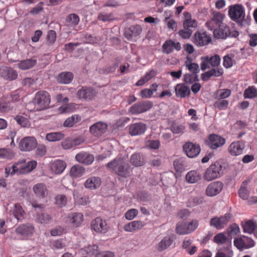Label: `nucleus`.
I'll use <instances>...</instances> for the list:
<instances>
[{
  "label": "nucleus",
  "instance_id": "obj_36",
  "mask_svg": "<svg viewBox=\"0 0 257 257\" xmlns=\"http://www.w3.org/2000/svg\"><path fill=\"white\" fill-rule=\"evenodd\" d=\"M73 75L70 72H64L59 74L57 76V80L59 83L69 84L73 80Z\"/></svg>",
  "mask_w": 257,
  "mask_h": 257
},
{
  "label": "nucleus",
  "instance_id": "obj_29",
  "mask_svg": "<svg viewBox=\"0 0 257 257\" xmlns=\"http://www.w3.org/2000/svg\"><path fill=\"white\" fill-rule=\"evenodd\" d=\"M51 170L56 174H60L64 171L66 167L65 161L61 160H56L51 164Z\"/></svg>",
  "mask_w": 257,
  "mask_h": 257
},
{
  "label": "nucleus",
  "instance_id": "obj_30",
  "mask_svg": "<svg viewBox=\"0 0 257 257\" xmlns=\"http://www.w3.org/2000/svg\"><path fill=\"white\" fill-rule=\"evenodd\" d=\"M35 194L39 197H45L48 192L46 185L44 183H39L35 185L33 188Z\"/></svg>",
  "mask_w": 257,
  "mask_h": 257
},
{
  "label": "nucleus",
  "instance_id": "obj_41",
  "mask_svg": "<svg viewBox=\"0 0 257 257\" xmlns=\"http://www.w3.org/2000/svg\"><path fill=\"white\" fill-rule=\"evenodd\" d=\"M176 232L180 235L189 234L187 222H179L176 227Z\"/></svg>",
  "mask_w": 257,
  "mask_h": 257
},
{
  "label": "nucleus",
  "instance_id": "obj_47",
  "mask_svg": "<svg viewBox=\"0 0 257 257\" xmlns=\"http://www.w3.org/2000/svg\"><path fill=\"white\" fill-rule=\"evenodd\" d=\"M213 103V106L214 108H217L219 110H225L226 109L229 104L228 100L222 99H216Z\"/></svg>",
  "mask_w": 257,
  "mask_h": 257
},
{
  "label": "nucleus",
  "instance_id": "obj_51",
  "mask_svg": "<svg viewBox=\"0 0 257 257\" xmlns=\"http://www.w3.org/2000/svg\"><path fill=\"white\" fill-rule=\"evenodd\" d=\"M51 219L50 216L45 213L38 214L36 218V221L42 224H47L50 221Z\"/></svg>",
  "mask_w": 257,
  "mask_h": 257
},
{
  "label": "nucleus",
  "instance_id": "obj_37",
  "mask_svg": "<svg viewBox=\"0 0 257 257\" xmlns=\"http://www.w3.org/2000/svg\"><path fill=\"white\" fill-rule=\"evenodd\" d=\"M157 74V72L155 70L152 69L149 72H147L144 77L139 80L136 83V85L137 86H142L153 77H154Z\"/></svg>",
  "mask_w": 257,
  "mask_h": 257
},
{
  "label": "nucleus",
  "instance_id": "obj_45",
  "mask_svg": "<svg viewBox=\"0 0 257 257\" xmlns=\"http://www.w3.org/2000/svg\"><path fill=\"white\" fill-rule=\"evenodd\" d=\"M81 120V117L77 114L72 115L68 117L63 123L65 127H72L74 124Z\"/></svg>",
  "mask_w": 257,
  "mask_h": 257
},
{
  "label": "nucleus",
  "instance_id": "obj_49",
  "mask_svg": "<svg viewBox=\"0 0 257 257\" xmlns=\"http://www.w3.org/2000/svg\"><path fill=\"white\" fill-rule=\"evenodd\" d=\"M14 152L9 149H0V157L3 159H12L14 157Z\"/></svg>",
  "mask_w": 257,
  "mask_h": 257
},
{
  "label": "nucleus",
  "instance_id": "obj_32",
  "mask_svg": "<svg viewBox=\"0 0 257 257\" xmlns=\"http://www.w3.org/2000/svg\"><path fill=\"white\" fill-rule=\"evenodd\" d=\"M185 179L187 183L194 184L201 180V175L197 170H191L186 174Z\"/></svg>",
  "mask_w": 257,
  "mask_h": 257
},
{
  "label": "nucleus",
  "instance_id": "obj_6",
  "mask_svg": "<svg viewBox=\"0 0 257 257\" xmlns=\"http://www.w3.org/2000/svg\"><path fill=\"white\" fill-rule=\"evenodd\" d=\"M232 215L230 213H225L219 217L215 216L210 219L209 224L217 229H221L228 223Z\"/></svg>",
  "mask_w": 257,
  "mask_h": 257
},
{
  "label": "nucleus",
  "instance_id": "obj_18",
  "mask_svg": "<svg viewBox=\"0 0 257 257\" xmlns=\"http://www.w3.org/2000/svg\"><path fill=\"white\" fill-rule=\"evenodd\" d=\"M181 49V44L179 42H175L171 39L166 40L162 46L163 53L167 54L172 53L174 50L179 51Z\"/></svg>",
  "mask_w": 257,
  "mask_h": 257
},
{
  "label": "nucleus",
  "instance_id": "obj_57",
  "mask_svg": "<svg viewBox=\"0 0 257 257\" xmlns=\"http://www.w3.org/2000/svg\"><path fill=\"white\" fill-rule=\"evenodd\" d=\"M206 59L208 60L209 64L212 67H217L220 64V58L218 55H215L210 58L206 57Z\"/></svg>",
  "mask_w": 257,
  "mask_h": 257
},
{
  "label": "nucleus",
  "instance_id": "obj_31",
  "mask_svg": "<svg viewBox=\"0 0 257 257\" xmlns=\"http://www.w3.org/2000/svg\"><path fill=\"white\" fill-rule=\"evenodd\" d=\"M101 184V180L97 177H91L87 179L84 183L85 188L93 190L99 187Z\"/></svg>",
  "mask_w": 257,
  "mask_h": 257
},
{
  "label": "nucleus",
  "instance_id": "obj_8",
  "mask_svg": "<svg viewBox=\"0 0 257 257\" xmlns=\"http://www.w3.org/2000/svg\"><path fill=\"white\" fill-rule=\"evenodd\" d=\"M225 139L216 134H210L206 141V144L211 149H216L223 146Z\"/></svg>",
  "mask_w": 257,
  "mask_h": 257
},
{
  "label": "nucleus",
  "instance_id": "obj_33",
  "mask_svg": "<svg viewBox=\"0 0 257 257\" xmlns=\"http://www.w3.org/2000/svg\"><path fill=\"white\" fill-rule=\"evenodd\" d=\"M37 60L34 59H27L21 60L17 64L18 67L23 70H28L33 68L36 65Z\"/></svg>",
  "mask_w": 257,
  "mask_h": 257
},
{
  "label": "nucleus",
  "instance_id": "obj_55",
  "mask_svg": "<svg viewBox=\"0 0 257 257\" xmlns=\"http://www.w3.org/2000/svg\"><path fill=\"white\" fill-rule=\"evenodd\" d=\"M66 22L72 25L75 26L78 24L79 18L76 14H71L67 17Z\"/></svg>",
  "mask_w": 257,
  "mask_h": 257
},
{
  "label": "nucleus",
  "instance_id": "obj_43",
  "mask_svg": "<svg viewBox=\"0 0 257 257\" xmlns=\"http://www.w3.org/2000/svg\"><path fill=\"white\" fill-rule=\"evenodd\" d=\"M231 95V91L228 89L218 90L214 94V99H225Z\"/></svg>",
  "mask_w": 257,
  "mask_h": 257
},
{
  "label": "nucleus",
  "instance_id": "obj_12",
  "mask_svg": "<svg viewBox=\"0 0 257 257\" xmlns=\"http://www.w3.org/2000/svg\"><path fill=\"white\" fill-rule=\"evenodd\" d=\"M92 228L98 233H105L109 229V226L105 220L100 217H97L93 219L91 223Z\"/></svg>",
  "mask_w": 257,
  "mask_h": 257
},
{
  "label": "nucleus",
  "instance_id": "obj_11",
  "mask_svg": "<svg viewBox=\"0 0 257 257\" xmlns=\"http://www.w3.org/2000/svg\"><path fill=\"white\" fill-rule=\"evenodd\" d=\"M37 145V140L34 137H27L20 141L19 148L22 151H31L35 149Z\"/></svg>",
  "mask_w": 257,
  "mask_h": 257
},
{
  "label": "nucleus",
  "instance_id": "obj_35",
  "mask_svg": "<svg viewBox=\"0 0 257 257\" xmlns=\"http://www.w3.org/2000/svg\"><path fill=\"white\" fill-rule=\"evenodd\" d=\"M242 227L244 232L251 234L255 229L256 223L252 220H248L242 223Z\"/></svg>",
  "mask_w": 257,
  "mask_h": 257
},
{
  "label": "nucleus",
  "instance_id": "obj_61",
  "mask_svg": "<svg viewBox=\"0 0 257 257\" xmlns=\"http://www.w3.org/2000/svg\"><path fill=\"white\" fill-rule=\"evenodd\" d=\"M138 210L137 209H131L127 210L125 214V217L127 220H132L138 214Z\"/></svg>",
  "mask_w": 257,
  "mask_h": 257
},
{
  "label": "nucleus",
  "instance_id": "obj_5",
  "mask_svg": "<svg viewBox=\"0 0 257 257\" xmlns=\"http://www.w3.org/2000/svg\"><path fill=\"white\" fill-rule=\"evenodd\" d=\"M15 232L18 237H15V239L26 240L32 236L35 232V228L30 223L22 224L16 228Z\"/></svg>",
  "mask_w": 257,
  "mask_h": 257
},
{
  "label": "nucleus",
  "instance_id": "obj_3",
  "mask_svg": "<svg viewBox=\"0 0 257 257\" xmlns=\"http://www.w3.org/2000/svg\"><path fill=\"white\" fill-rule=\"evenodd\" d=\"M222 170V165L219 162H216L205 170L203 178L206 181H211L220 177Z\"/></svg>",
  "mask_w": 257,
  "mask_h": 257
},
{
  "label": "nucleus",
  "instance_id": "obj_64",
  "mask_svg": "<svg viewBox=\"0 0 257 257\" xmlns=\"http://www.w3.org/2000/svg\"><path fill=\"white\" fill-rule=\"evenodd\" d=\"M193 31L189 30L184 28L179 31L178 34L183 39H189L192 34Z\"/></svg>",
  "mask_w": 257,
  "mask_h": 257
},
{
  "label": "nucleus",
  "instance_id": "obj_52",
  "mask_svg": "<svg viewBox=\"0 0 257 257\" xmlns=\"http://www.w3.org/2000/svg\"><path fill=\"white\" fill-rule=\"evenodd\" d=\"M145 145L147 147L152 150H157L160 147V142L158 140H148L145 142Z\"/></svg>",
  "mask_w": 257,
  "mask_h": 257
},
{
  "label": "nucleus",
  "instance_id": "obj_40",
  "mask_svg": "<svg viewBox=\"0 0 257 257\" xmlns=\"http://www.w3.org/2000/svg\"><path fill=\"white\" fill-rule=\"evenodd\" d=\"M185 62V66L193 73L197 74L199 72V65L195 63H191V58L187 57Z\"/></svg>",
  "mask_w": 257,
  "mask_h": 257
},
{
  "label": "nucleus",
  "instance_id": "obj_46",
  "mask_svg": "<svg viewBox=\"0 0 257 257\" xmlns=\"http://www.w3.org/2000/svg\"><path fill=\"white\" fill-rule=\"evenodd\" d=\"M185 129V126L182 124L173 122L170 125V130L174 134H183Z\"/></svg>",
  "mask_w": 257,
  "mask_h": 257
},
{
  "label": "nucleus",
  "instance_id": "obj_38",
  "mask_svg": "<svg viewBox=\"0 0 257 257\" xmlns=\"http://www.w3.org/2000/svg\"><path fill=\"white\" fill-rule=\"evenodd\" d=\"M85 171V168L80 165H74L70 169V175L73 178H79L84 175Z\"/></svg>",
  "mask_w": 257,
  "mask_h": 257
},
{
  "label": "nucleus",
  "instance_id": "obj_26",
  "mask_svg": "<svg viewBox=\"0 0 257 257\" xmlns=\"http://www.w3.org/2000/svg\"><path fill=\"white\" fill-rule=\"evenodd\" d=\"M175 91L176 96L180 98H185L190 94L189 87L184 83L177 84L175 87Z\"/></svg>",
  "mask_w": 257,
  "mask_h": 257
},
{
  "label": "nucleus",
  "instance_id": "obj_2",
  "mask_svg": "<svg viewBox=\"0 0 257 257\" xmlns=\"http://www.w3.org/2000/svg\"><path fill=\"white\" fill-rule=\"evenodd\" d=\"M228 16L230 19L235 22L240 26L244 25L246 21L245 20V9L242 5L235 4L231 5L228 8Z\"/></svg>",
  "mask_w": 257,
  "mask_h": 257
},
{
  "label": "nucleus",
  "instance_id": "obj_4",
  "mask_svg": "<svg viewBox=\"0 0 257 257\" xmlns=\"http://www.w3.org/2000/svg\"><path fill=\"white\" fill-rule=\"evenodd\" d=\"M51 101L49 93L45 90L38 91L35 96L34 103L39 110H44L48 107Z\"/></svg>",
  "mask_w": 257,
  "mask_h": 257
},
{
  "label": "nucleus",
  "instance_id": "obj_62",
  "mask_svg": "<svg viewBox=\"0 0 257 257\" xmlns=\"http://www.w3.org/2000/svg\"><path fill=\"white\" fill-rule=\"evenodd\" d=\"M175 171L177 172H182L184 170L183 162L181 159H176L173 162Z\"/></svg>",
  "mask_w": 257,
  "mask_h": 257
},
{
  "label": "nucleus",
  "instance_id": "obj_19",
  "mask_svg": "<svg viewBox=\"0 0 257 257\" xmlns=\"http://www.w3.org/2000/svg\"><path fill=\"white\" fill-rule=\"evenodd\" d=\"M244 144L241 141L232 142L228 148V151L230 155L237 156L243 153Z\"/></svg>",
  "mask_w": 257,
  "mask_h": 257
},
{
  "label": "nucleus",
  "instance_id": "obj_23",
  "mask_svg": "<svg viewBox=\"0 0 257 257\" xmlns=\"http://www.w3.org/2000/svg\"><path fill=\"white\" fill-rule=\"evenodd\" d=\"M142 32V28L140 25H133L125 29L124 36L127 40H131L134 37L139 36Z\"/></svg>",
  "mask_w": 257,
  "mask_h": 257
},
{
  "label": "nucleus",
  "instance_id": "obj_44",
  "mask_svg": "<svg viewBox=\"0 0 257 257\" xmlns=\"http://www.w3.org/2000/svg\"><path fill=\"white\" fill-rule=\"evenodd\" d=\"M13 213L18 221H21L24 218V211L21 205L18 203L15 204Z\"/></svg>",
  "mask_w": 257,
  "mask_h": 257
},
{
  "label": "nucleus",
  "instance_id": "obj_56",
  "mask_svg": "<svg viewBox=\"0 0 257 257\" xmlns=\"http://www.w3.org/2000/svg\"><path fill=\"white\" fill-rule=\"evenodd\" d=\"M227 240L226 235L222 232L217 233L214 237V241L218 244H222L226 243Z\"/></svg>",
  "mask_w": 257,
  "mask_h": 257
},
{
  "label": "nucleus",
  "instance_id": "obj_21",
  "mask_svg": "<svg viewBox=\"0 0 257 257\" xmlns=\"http://www.w3.org/2000/svg\"><path fill=\"white\" fill-rule=\"evenodd\" d=\"M107 129V125L102 122H97L90 127V132L93 136L98 137L105 133Z\"/></svg>",
  "mask_w": 257,
  "mask_h": 257
},
{
  "label": "nucleus",
  "instance_id": "obj_10",
  "mask_svg": "<svg viewBox=\"0 0 257 257\" xmlns=\"http://www.w3.org/2000/svg\"><path fill=\"white\" fill-rule=\"evenodd\" d=\"M185 154L190 158L197 157L200 153L201 149L199 145L192 142H187L183 146Z\"/></svg>",
  "mask_w": 257,
  "mask_h": 257
},
{
  "label": "nucleus",
  "instance_id": "obj_13",
  "mask_svg": "<svg viewBox=\"0 0 257 257\" xmlns=\"http://www.w3.org/2000/svg\"><path fill=\"white\" fill-rule=\"evenodd\" d=\"M224 18V15L221 13L215 12L211 20L207 22L205 25L208 29L213 30L215 28L224 25L222 23Z\"/></svg>",
  "mask_w": 257,
  "mask_h": 257
},
{
  "label": "nucleus",
  "instance_id": "obj_22",
  "mask_svg": "<svg viewBox=\"0 0 257 257\" xmlns=\"http://www.w3.org/2000/svg\"><path fill=\"white\" fill-rule=\"evenodd\" d=\"M184 20L183 23V28L189 30H192L197 27L198 23L194 20L192 19L191 14L188 12H185L183 13Z\"/></svg>",
  "mask_w": 257,
  "mask_h": 257
},
{
  "label": "nucleus",
  "instance_id": "obj_9",
  "mask_svg": "<svg viewBox=\"0 0 257 257\" xmlns=\"http://www.w3.org/2000/svg\"><path fill=\"white\" fill-rule=\"evenodd\" d=\"M211 42V37L204 31H197L194 35V43L198 46H204Z\"/></svg>",
  "mask_w": 257,
  "mask_h": 257
},
{
  "label": "nucleus",
  "instance_id": "obj_60",
  "mask_svg": "<svg viewBox=\"0 0 257 257\" xmlns=\"http://www.w3.org/2000/svg\"><path fill=\"white\" fill-rule=\"evenodd\" d=\"M98 246L95 244L92 245H89L87 247H85L84 250L86 251V253L89 255H92L95 254L96 255V253H98Z\"/></svg>",
  "mask_w": 257,
  "mask_h": 257
},
{
  "label": "nucleus",
  "instance_id": "obj_14",
  "mask_svg": "<svg viewBox=\"0 0 257 257\" xmlns=\"http://www.w3.org/2000/svg\"><path fill=\"white\" fill-rule=\"evenodd\" d=\"M84 220L82 213L79 212H73L69 213L66 217V222L69 223L73 227L79 226Z\"/></svg>",
  "mask_w": 257,
  "mask_h": 257
},
{
  "label": "nucleus",
  "instance_id": "obj_42",
  "mask_svg": "<svg viewBox=\"0 0 257 257\" xmlns=\"http://www.w3.org/2000/svg\"><path fill=\"white\" fill-rule=\"evenodd\" d=\"M64 137V135L61 132H54L47 134L46 139L49 142H56L63 139Z\"/></svg>",
  "mask_w": 257,
  "mask_h": 257
},
{
  "label": "nucleus",
  "instance_id": "obj_16",
  "mask_svg": "<svg viewBox=\"0 0 257 257\" xmlns=\"http://www.w3.org/2000/svg\"><path fill=\"white\" fill-rule=\"evenodd\" d=\"M95 95L94 89L91 87L82 86L77 92V95L79 99L86 100L92 99Z\"/></svg>",
  "mask_w": 257,
  "mask_h": 257
},
{
  "label": "nucleus",
  "instance_id": "obj_24",
  "mask_svg": "<svg viewBox=\"0 0 257 257\" xmlns=\"http://www.w3.org/2000/svg\"><path fill=\"white\" fill-rule=\"evenodd\" d=\"M76 160L80 163L87 165H90L94 161V156L86 152H81L75 156Z\"/></svg>",
  "mask_w": 257,
  "mask_h": 257
},
{
  "label": "nucleus",
  "instance_id": "obj_1",
  "mask_svg": "<svg viewBox=\"0 0 257 257\" xmlns=\"http://www.w3.org/2000/svg\"><path fill=\"white\" fill-rule=\"evenodd\" d=\"M106 167L112 172L123 178L128 177L132 172L129 164L120 158H116L108 162Z\"/></svg>",
  "mask_w": 257,
  "mask_h": 257
},
{
  "label": "nucleus",
  "instance_id": "obj_28",
  "mask_svg": "<svg viewBox=\"0 0 257 257\" xmlns=\"http://www.w3.org/2000/svg\"><path fill=\"white\" fill-rule=\"evenodd\" d=\"M213 35L216 38L225 39L229 35V28L225 25L215 28Z\"/></svg>",
  "mask_w": 257,
  "mask_h": 257
},
{
  "label": "nucleus",
  "instance_id": "obj_53",
  "mask_svg": "<svg viewBox=\"0 0 257 257\" xmlns=\"http://www.w3.org/2000/svg\"><path fill=\"white\" fill-rule=\"evenodd\" d=\"M98 19L100 21L106 22L114 20V17L112 13L107 14L103 12L98 15Z\"/></svg>",
  "mask_w": 257,
  "mask_h": 257
},
{
  "label": "nucleus",
  "instance_id": "obj_54",
  "mask_svg": "<svg viewBox=\"0 0 257 257\" xmlns=\"http://www.w3.org/2000/svg\"><path fill=\"white\" fill-rule=\"evenodd\" d=\"M183 80L186 83H193L198 80L197 74L187 73L184 75Z\"/></svg>",
  "mask_w": 257,
  "mask_h": 257
},
{
  "label": "nucleus",
  "instance_id": "obj_39",
  "mask_svg": "<svg viewBox=\"0 0 257 257\" xmlns=\"http://www.w3.org/2000/svg\"><path fill=\"white\" fill-rule=\"evenodd\" d=\"M131 163L136 167L142 166L145 163L144 157L139 153L134 154L131 157Z\"/></svg>",
  "mask_w": 257,
  "mask_h": 257
},
{
  "label": "nucleus",
  "instance_id": "obj_17",
  "mask_svg": "<svg viewBox=\"0 0 257 257\" xmlns=\"http://www.w3.org/2000/svg\"><path fill=\"white\" fill-rule=\"evenodd\" d=\"M16 173H24V160L14 163L11 167H8L5 168L6 177L10 175H13Z\"/></svg>",
  "mask_w": 257,
  "mask_h": 257
},
{
  "label": "nucleus",
  "instance_id": "obj_7",
  "mask_svg": "<svg viewBox=\"0 0 257 257\" xmlns=\"http://www.w3.org/2000/svg\"><path fill=\"white\" fill-rule=\"evenodd\" d=\"M153 106L152 101H143L132 105L129 108V112L133 114H138L150 110Z\"/></svg>",
  "mask_w": 257,
  "mask_h": 257
},
{
  "label": "nucleus",
  "instance_id": "obj_25",
  "mask_svg": "<svg viewBox=\"0 0 257 257\" xmlns=\"http://www.w3.org/2000/svg\"><path fill=\"white\" fill-rule=\"evenodd\" d=\"M1 74L4 79L9 81L15 80L18 77L17 71L9 67H4L1 69Z\"/></svg>",
  "mask_w": 257,
  "mask_h": 257
},
{
  "label": "nucleus",
  "instance_id": "obj_50",
  "mask_svg": "<svg viewBox=\"0 0 257 257\" xmlns=\"http://www.w3.org/2000/svg\"><path fill=\"white\" fill-rule=\"evenodd\" d=\"M67 202V199L65 195L58 194L55 197V203L60 208L65 206Z\"/></svg>",
  "mask_w": 257,
  "mask_h": 257
},
{
  "label": "nucleus",
  "instance_id": "obj_58",
  "mask_svg": "<svg viewBox=\"0 0 257 257\" xmlns=\"http://www.w3.org/2000/svg\"><path fill=\"white\" fill-rule=\"evenodd\" d=\"M37 164V163L35 161H31L26 163L24 160V173L32 171L36 167Z\"/></svg>",
  "mask_w": 257,
  "mask_h": 257
},
{
  "label": "nucleus",
  "instance_id": "obj_27",
  "mask_svg": "<svg viewBox=\"0 0 257 257\" xmlns=\"http://www.w3.org/2000/svg\"><path fill=\"white\" fill-rule=\"evenodd\" d=\"M173 241V235L165 236L157 244L156 248L159 251H164L169 248Z\"/></svg>",
  "mask_w": 257,
  "mask_h": 257
},
{
  "label": "nucleus",
  "instance_id": "obj_63",
  "mask_svg": "<svg viewBox=\"0 0 257 257\" xmlns=\"http://www.w3.org/2000/svg\"><path fill=\"white\" fill-rule=\"evenodd\" d=\"M17 122L23 127H26L28 125V119L24 116L17 115L14 118Z\"/></svg>",
  "mask_w": 257,
  "mask_h": 257
},
{
  "label": "nucleus",
  "instance_id": "obj_59",
  "mask_svg": "<svg viewBox=\"0 0 257 257\" xmlns=\"http://www.w3.org/2000/svg\"><path fill=\"white\" fill-rule=\"evenodd\" d=\"M199 221L197 219H193L187 222L189 234L194 232L199 226Z\"/></svg>",
  "mask_w": 257,
  "mask_h": 257
},
{
  "label": "nucleus",
  "instance_id": "obj_20",
  "mask_svg": "<svg viewBox=\"0 0 257 257\" xmlns=\"http://www.w3.org/2000/svg\"><path fill=\"white\" fill-rule=\"evenodd\" d=\"M147 130L146 125L142 122L131 124L129 126V133L131 136H139L145 133Z\"/></svg>",
  "mask_w": 257,
  "mask_h": 257
},
{
  "label": "nucleus",
  "instance_id": "obj_48",
  "mask_svg": "<svg viewBox=\"0 0 257 257\" xmlns=\"http://www.w3.org/2000/svg\"><path fill=\"white\" fill-rule=\"evenodd\" d=\"M257 96V90L253 86H249L245 90L243 96L245 98H252Z\"/></svg>",
  "mask_w": 257,
  "mask_h": 257
},
{
  "label": "nucleus",
  "instance_id": "obj_34",
  "mask_svg": "<svg viewBox=\"0 0 257 257\" xmlns=\"http://www.w3.org/2000/svg\"><path fill=\"white\" fill-rule=\"evenodd\" d=\"M192 240L190 238H185L182 243V248L190 255H193L197 251V247L192 245Z\"/></svg>",
  "mask_w": 257,
  "mask_h": 257
},
{
  "label": "nucleus",
  "instance_id": "obj_15",
  "mask_svg": "<svg viewBox=\"0 0 257 257\" xmlns=\"http://www.w3.org/2000/svg\"><path fill=\"white\" fill-rule=\"evenodd\" d=\"M223 187V184L220 181L211 182L207 186L205 194L209 197L215 196L220 193Z\"/></svg>",
  "mask_w": 257,
  "mask_h": 257
}]
</instances>
